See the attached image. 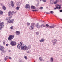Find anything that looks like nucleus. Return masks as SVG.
Here are the masks:
<instances>
[{"label":"nucleus","instance_id":"nucleus-29","mask_svg":"<svg viewBox=\"0 0 62 62\" xmlns=\"http://www.w3.org/2000/svg\"><path fill=\"white\" fill-rule=\"evenodd\" d=\"M58 6H56V8H54V9H58Z\"/></svg>","mask_w":62,"mask_h":62},{"label":"nucleus","instance_id":"nucleus-4","mask_svg":"<svg viewBox=\"0 0 62 62\" xmlns=\"http://www.w3.org/2000/svg\"><path fill=\"white\" fill-rule=\"evenodd\" d=\"M14 35H10L8 38V40L10 41L12 40L14 38Z\"/></svg>","mask_w":62,"mask_h":62},{"label":"nucleus","instance_id":"nucleus-40","mask_svg":"<svg viewBox=\"0 0 62 62\" xmlns=\"http://www.w3.org/2000/svg\"><path fill=\"white\" fill-rule=\"evenodd\" d=\"M46 14H50V13H49V12H46Z\"/></svg>","mask_w":62,"mask_h":62},{"label":"nucleus","instance_id":"nucleus-47","mask_svg":"<svg viewBox=\"0 0 62 62\" xmlns=\"http://www.w3.org/2000/svg\"><path fill=\"white\" fill-rule=\"evenodd\" d=\"M7 59H7V58H6L5 57V60H7Z\"/></svg>","mask_w":62,"mask_h":62},{"label":"nucleus","instance_id":"nucleus-57","mask_svg":"<svg viewBox=\"0 0 62 62\" xmlns=\"http://www.w3.org/2000/svg\"><path fill=\"white\" fill-rule=\"evenodd\" d=\"M61 20L62 21V19H61Z\"/></svg>","mask_w":62,"mask_h":62},{"label":"nucleus","instance_id":"nucleus-23","mask_svg":"<svg viewBox=\"0 0 62 62\" xmlns=\"http://www.w3.org/2000/svg\"><path fill=\"white\" fill-rule=\"evenodd\" d=\"M20 9V7H17L16 8V10H19Z\"/></svg>","mask_w":62,"mask_h":62},{"label":"nucleus","instance_id":"nucleus-9","mask_svg":"<svg viewBox=\"0 0 62 62\" xmlns=\"http://www.w3.org/2000/svg\"><path fill=\"white\" fill-rule=\"evenodd\" d=\"M14 13V12L13 11H12V12L9 11L8 13V15H9V16H12V15H13V13Z\"/></svg>","mask_w":62,"mask_h":62},{"label":"nucleus","instance_id":"nucleus-3","mask_svg":"<svg viewBox=\"0 0 62 62\" xmlns=\"http://www.w3.org/2000/svg\"><path fill=\"white\" fill-rule=\"evenodd\" d=\"M4 25V23L3 22L2 23L0 21V30H1L3 28Z\"/></svg>","mask_w":62,"mask_h":62},{"label":"nucleus","instance_id":"nucleus-24","mask_svg":"<svg viewBox=\"0 0 62 62\" xmlns=\"http://www.w3.org/2000/svg\"><path fill=\"white\" fill-rule=\"evenodd\" d=\"M61 6V4H56V6Z\"/></svg>","mask_w":62,"mask_h":62},{"label":"nucleus","instance_id":"nucleus-54","mask_svg":"<svg viewBox=\"0 0 62 62\" xmlns=\"http://www.w3.org/2000/svg\"><path fill=\"white\" fill-rule=\"evenodd\" d=\"M42 22H44V23H45V22H44V21H42Z\"/></svg>","mask_w":62,"mask_h":62},{"label":"nucleus","instance_id":"nucleus-2","mask_svg":"<svg viewBox=\"0 0 62 62\" xmlns=\"http://www.w3.org/2000/svg\"><path fill=\"white\" fill-rule=\"evenodd\" d=\"M31 25H32L30 26L29 29L30 30H33V29L34 28V27H35V26H36V25L35 23H32L31 24Z\"/></svg>","mask_w":62,"mask_h":62},{"label":"nucleus","instance_id":"nucleus-46","mask_svg":"<svg viewBox=\"0 0 62 62\" xmlns=\"http://www.w3.org/2000/svg\"><path fill=\"white\" fill-rule=\"evenodd\" d=\"M60 2L61 3H62V0H60Z\"/></svg>","mask_w":62,"mask_h":62},{"label":"nucleus","instance_id":"nucleus-17","mask_svg":"<svg viewBox=\"0 0 62 62\" xmlns=\"http://www.w3.org/2000/svg\"><path fill=\"white\" fill-rule=\"evenodd\" d=\"M16 33L17 35H19L20 34V31H16Z\"/></svg>","mask_w":62,"mask_h":62},{"label":"nucleus","instance_id":"nucleus-15","mask_svg":"<svg viewBox=\"0 0 62 62\" xmlns=\"http://www.w3.org/2000/svg\"><path fill=\"white\" fill-rule=\"evenodd\" d=\"M40 25L39 26V23H38L36 24V27L37 28H40Z\"/></svg>","mask_w":62,"mask_h":62},{"label":"nucleus","instance_id":"nucleus-36","mask_svg":"<svg viewBox=\"0 0 62 62\" xmlns=\"http://www.w3.org/2000/svg\"><path fill=\"white\" fill-rule=\"evenodd\" d=\"M3 44H4V45H5V42L3 41Z\"/></svg>","mask_w":62,"mask_h":62},{"label":"nucleus","instance_id":"nucleus-58","mask_svg":"<svg viewBox=\"0 0 62 62\" xmlns=\"http://www.w3.org/2000/svg\"><path fill=\"white\" fill-rule=\"evenodd\" d=\"M46 28H47V27H46Z\"/></svg>","mask_w":62,"mask_h":62},{"label":"nucleus","instance_id":"nucleus-33","mask_svg":"<svg viewBox=\"0 0 62 62\" xmlns=\"http://www.w3.org/2000/svg\"><path fill=\"white\" fill-rule=\"evenodd\" d=\"M56 1L58 3V2H59V0H56Z\"/></svg>","mask_w":62,"mask_h":62},{"label":"nucleus","instance_id":"nucleus-27","mask_svg":"<svg viewBox=\"0 0 62 62\" xmlns=\"http://www.w3.org/2000/svg\"><path fill=\"white\" fill-rule=\"evenodd\" d=\"M0 13L1 15H2V14H3V12H2V11H0Z\"/></svg>","mask_w":62,"mask_h":62},{"label":"nucleus","instance_id":"nucleus-14","mask_svg":"<svg viewBox=\"0 0 62 62\" xmlns=\"http://www.w3.org/2000/svg\"><path fill=\"white\" fill-rule=\"evenodd\" d=\"M40 28H43V27H45V25L44 24H42L41 25H40Z\"/></svg>","mask_w":62,"mask_h":62},{"label":"nucleus","instance_id":"nucleus-43","mask_svg":"<svg viewBox=\"0 0 62 62\" xmlns=\"http://www.w3.org/2000/svg\"><path fill=\"white\" fill-rule=\"evenodd\" d=\"M1 6H2V7H3V6H4V5H3V4H1Z\"/></svg>","mask_w":62,"mask_h":62},{"label":"nucleus","instance_id":"nucleus-34","mask_svg":"<svg viewBox=\"0 0 62 62\" xmlns=\"http://www.w3.org/2000/svg\"><path fill=\"white\" fill-rule=\"evenodd\" d=\"M10 28L11 29H13V26H12Z\"/></svg>","mask_w":62,"mask_h":62},{"label":"nucleus","instance_id":"nucleus-19","mask_svg":"<svg viewBox=\"0 0 62 62\" xmlns=\"http://www.w3.org/2000/svg\"><path fill=\"white\" fill-rule=\"evenodd\" d=\"M53 61H54V59H53V58L51 57L50 58V61L51 62H52Z\"/></svg>","mask_w":62,"mask_h":62},{"label":"nucleus","instance_id":"nucleus-59","mask_svg":"<svg viewBox=\"0 0 62 62\" xmlns=\"http://www.w3.org/2000/svg\"><path fill=\"white\" fill-rule=\"evenodd\" d=\"M61 28H62V27H61Z\"/></svg>","mask_w":62,"mask_h":62},{"label":"nucleus","instance_id":"nucleus-28","mask_svg":"<svg viewBox=\"0 0 62 62\" xmlns=\"http://www.w3.org/2000/svg\"><path fill=\"white\" fill-rule=\"evenodd\" d=\"M45 26H46V27H49V25L48 24H46L45 25Z\"/></svg>","mask_w":62,"mask_h":62},{"label":"nucleus","instance_id":"nucleus-53","mask_svg":"<svg viewBox=\"0 0 62 62\" xmlns=\"http://www.w3.org/2000/svg\"><path fill=\"white\" fill-rule=\"evenodd\" d=\"M32 11H35V10H32Z\"/></svg>","mask_w":62,"mask_h":62},{"label":"nucleus","instance_id":"nucleus-49","mask_svg":"<svg viewBox=\"0 0 62 62\" xmlns=\"http://www.w3.org/2000/svg\"><path fill=\"white\" fill-rule=\"evenodd\" d=\"M9 59H11V57H10L9 58Z\"/></svg>","mask_w":62,"mask_h":62},{"label":"nucleus","instance_id":"nucleus-5","mask_svg":"<svg viewBox=\"0 0 62 62\" xmlns=\"http://www.w3.org/2000/svg\"><path fill=\"white\" fill-rule=\"evenodd\" d=\"M4 47L3 46H0V50L3 53H6V51H4Z\"/></svg>","mask_w":62,"mask_h":62},{"label":"nucleus","instance_id":"nucleus-25","mask_svg":"<svg viewBox=\"0 0 62 62\" xmlns=\"http://www.w3.org/2000/svg\"><path fill=\"white\" fill-rule=\"evenodd\" d=\"M27 26H29L30 25V23H27Z\"/></svg>","mask_w":62,"mask_h":62},{"label":"nucleus","instance_id":"nucleus-18","mask_svg":"<svg viewBox=\"0 0 62 62\" xmlns=\"http://www.w3.org/2000/svg\"><path fill=\"white\" fill-rule=\"evenodd\" d=\"M40 42H43L44 41V39L42 38L41 40L40 41Z\"/></svg>","mask_w":62,"mask_h":62},{"label":"nucleus","instance_id":"nucleus-35","mask_svg":"<svg viewBox=\"0 0 62 62\" xmlns=\"http://www.w3.org/2000/svg\"><path fill=\"white\" fill-rule=\"evenodd\" d=\"M36 34L37 35H39V32H37L36 33Z\"/></svg>","mask_w":62,"mask_h":62},{"label":"nucleus","instance_id":"nucleus-50","mask_svg":"<svg viewBox=\"0 0 62 62\" xmlns=\"http://www.w3.org/2000/svg\"><path fill=\"white\" fill-rule=\"evenodd\" d=\"M29 52H30L29 51H28L27 52V53H29Z\"/></svg>","mask_w":62,"mask_h":62},{"label":"nucleus","instance_id":"nucleus-39","mask_svg":"<svg viewBox=\"0 0 62 62\" xmlns=\"http://www.w3.org/2000/svg\"><path fill=\"white\" fill-rule=\"evenodd\" d=\"M57 3L56 1L55 2H54V4H57Z\"/></svg>","mask_w":62,"mask_h":62},{"label":"nucleus","instance_id":"nucleus-51","mask_svg":"<svg viewBox=\"0 0 62 62\" xmlns=\"http://www.w3.org/2000/svg\"><path fill=\"white\" fill-rule=\"evenodd\" d=\"M50 1H53V2L54 1V0H50Z\"/></svg>","mask_w":62,"mask_h":62},{"label":"nucleus","instance_id":"nucleus-42","mask_svg":"<svg viewBox=\"0 0 62 62\" xmlns=\"http://www.w3.org/2000/svg\"><path fill=\"white\" fill-rule=\"evenodd\" d=\"M39 5V4L38 3H37L36 5V6H38Z\"/></svg>","mask_w":62,"mask_h":62},{"label":"nucleus","instance_id":"nucleus-38","mask_svg":"<svg viewBox=\"0 0 62 62\" xmlns=\"http://www.w3.org/2000/svg\"><path fill=\"white\" fill-rule=\"evenodd\" d=\"M24 58L26 59H27V57L26 56H25Z\"/></svg>","mask_w":62,"mask_h":62},{"label":"nucleus","instance_id":"nucleus-26","mask_svg":"<svg viewBox=\"0 0 62 62\" xmlns=\"http://www.w3.org/2000/svg\"><path fill=\"white\" fill-rule=\"evenodd\" d=\"M50 3L51 4H53V3H54V1H52L51 0H50Z\"/></svg>","mask_w":62,"mask_h":62},{"label":"nucleus","instance_id":"nucleus-55","mask_svg":"<svg viewBox=\"0 0 62 62\" xmlns=\"http://www.w3.org/2000/svg\"><path fill=\"white\" fill-rule=\"evenodd\" d=\"M46 62H49L48 61H47Z\"/></svg>","mask_w":62,"mask_h":62},{"label":"nucleus","instance_id":"nucleus-52","mask_svg":"<svg viewBox=\"0 0 62 62\" xmlns=\"http://www.w3.org/2000/svg\"><path fill=\"white\" fill-rule=\"evenodd\" d=\"M35 11H38V10H35Z\"/></svg>","mask_w":62,"mask_h":62},{"label":"nucleus","instance_id":"nucleus-1","mask_svg":"<svg viewBox=\"0 0 62 62\" xmlns=\"http://www.w3.org/2000/svg\"><path fill=\"white\" fill-rule=\"evenodd\" d=\"M23 42H20L17 45L18 48L20 49L21 48L22 50H28V49H30L31 47V45L27 47L26 46H25L23 45Z\"/></svg>","mask_w":62,"mask_h":62},{"label":"nucleus","instance_id":"nucleus-56","mask_svg":"<svg viewBox=\"0 0 62 62\" xmlns=\"http://www.w3.org/2000/svg\"><path fill=\"white\" fill-rule=\"evenodd\" d=\"M40 1H42V0H40Z\"/></svg>","mask_w":62,"mask_h":62},{"label":"nucleus","instance_id":"nucleus-32","mask_svg":"<svg viewBox=\"0 0 62 62\" xmlns=\"http://www.w3.org/2000/svg\"><path fill=\"white\" fill-rule=\"evenodd\" d=\"M50 13H51V14H53L54 13V12L53 11H50Z\"/></svg>","mask_w":62,"mask_h":62},{"label":"nucleus","instance_id":"nucleus-48","mask_svg":"<svg viewBox=\"0 0 62 62\" xmlns=\"http://www.w3.org/2000/svg\"><path fill=\"white\" fill-rule=\"evenodd\" d=\"M16 12H14V14H15V13H16Z\"/></svg>","mask_w":62,"mask_h":62},{"label":"nucleus","instance_id":"nucleus-44","mask_svg":"<svg viewBox=\"0 0 62 62\" xmlns=\"http://www.w3.org/2000/svg\"><path fill=\"white\" fill-rule=\"evenodd\" d=\"M60 12H62V10H60Z\"/></svg>","mask_w":62,"mask_h":62},{"label":"nucleus","instance_id":"nucleus-12","mask_svg":"<svg viewBox=\"0 0 62 62\" xmlns=\"http://www.w3.org/2000/svg\"><path fill=\"white\" fill-rule=\"evenodd\" d=\"M25 8L27 9V8H29V9H30V6L28 5V4H27L26 5Z\"/></svg>","mask_w":62,"mask_h":62},{"label":"nucleus","instance_id":"nucleus-21","mask_svg":"<svg viewBox=\"0 0 62 62\" xmlns=\"http://www.w3.org/2000/svg\"><path fill=\"white\" fill-rule=\"evenodd\" d=\"M16 4L17 6H20L21 4V3L20 2H18L16 3Z\"/></svg>","mask_w":62,"mask_h":62},{"label":"nucleus","instance_id":"nucleus-20","mask_svg":"<svg viewBox=\"0 0 62 62\" xmlns=\"http://www.w3.org/2000/svg\"><path fill=\"white\" fill-rule=\"evenodd\" d=\"M41 58V57H40L39 58V59L40 61H44V60H43Z\"/></svg>","mask_w":62,"mask_h":62},{"label":"nucleus","instance_id":"nucleus-7","mask_svg":"<svg viewBox=\"0 0 62 62\" xmlns=\"http://www.w3.org/2000/svg\"><path fill=\"white\" fill-rule=\"evenodd\" d=\"M56 41H57V40L55 39L53 40L52 41V42L53 45H55V44L56 43Z\"/></svg>","mask_w":62,"mask_h":62},{"label":"nucleus","instance_id":"nucleus-8","mask_svg":"<svg viewBox=\"0 0 62 62\" xmlns=\"http://www.w3.org/2000/svg\"><path fill=\"white\" fill-rule=\"evenodd\" d=\"M14 19H12L8 21V23H13V21H14Z\"/></svg>","mask_w":62,"mask_h":62},{"label":"nucleus","instance_id":"nucleus-11","mask_svg":"<svg viewBox=\"0 0 62 62\" xmlns=\"http://www.w3.org/2000/svg\"><path fill=\"white\" fill-rule=\"evenodd\" d=\"M56 25L54 24H53L51 26H49V27L50 28H54V27H55Z\"/></svg>","mask_w":62,"mask_h":62},{"label":"nucleus","instance_id":"nucleus-41","mask_svg":"<svg viewBox=\"0 0 62 62\" xmlns=\"http://www.w3.org/2000/svg\"><path fill=\"white\" fill-rule=\"evenodd\" d=\"M7 58V59H8V56H7L5 57Z\"/></svg>","mask_w":62,"mask_h":62},{"label":"nucleus","instance_id":"nucleus-37","mask_svg":"<svg viewBox=\"0 0 62 62\" xmlns=\"http://www.w3.org/2000/svg\"><path fill=\"white\" fill-rule=\"evenodd\" d=\"M42 1L43 2H46V0H42Z\"/></svg>","mask_w":62,"mask_h":62},{"label":"nucleus","instance_id":"nucleus-30","mask_svg":"<svg viewBox=\"0 0 62 62\" xmlns=\"http://www.w3.org/2000/svg\"><path fill=\"white\" fill-rule=\"evenodd\" d=\"M43 9V7H41L40 8V9Z\"/></svg>","mask_w":62,"mask_h":62},{"label":"nucleus","instance_id":"nucleus-31","mask_svg":"<svg viewBox=\"0 0 62 62\" xmlns=\"http://www.w3.org/2000/svg\"><path fill=\"white\" fill-rule=\"evenodd\" d=\"M61 8V6H59L58 7V8L59 9H60V8Z\"/></svg>","mask_w":62,"mask_h":62},{"label":"nucleus","instance_id":"nucleus-13","mask_svg":"<svg viewBox=\"0 0 62 62\" xmlns=\"http://www.w3.org/2000/svg\"><path fill=\"white\" fill-rule=\"evenodd\" d=\"M12 18V16H10L9 17H7L6 18V20H11V19Z\"/></svg>","mask_w":62,"mask_h":62},{"label":"nucleus","instance_id":"nucleus-22","mask_svg":"<svg viewBox=\"0 0 62 62\" xmlns=\"http://www.w3.org/2000/svg\"><path fill=\"white\" fill-rule=\"evenodd\" d=\"M2 8L3 9H4V10H6V8L5 7V6H3Z\"/></svg>","mask_w":62,"mask_h":62},{"label":"nucleus","instance_id":"nucleus-6","mask_svg":"<svg viewBox=\"0 0 62 62\" xmlns=\"http://www.w3.org/2000/svg\"><path fill=\"white\" fill-rule=\"evenodd\" d=\"M10 44L12 45V46H14L15 45H16V42L12 41L11 42Z\"/></svg>","mask_w":62,"mask_h":62},{"label":"nucleus","instance_id":"nucleus-10","mask_svg":"<svg viewBox=\"0 0 62 62\" xmlns=\"http://www.w3.org/2000/svg\"><path fill=\"white\" fill-rule=\"evenodd\" d=\"M11 5L12 7L14 8V2H13L12 1L11 2Z\"/></svg>","mask_w":62,"mask_h":62},{"label":"nucleus","instance_id":"nucleus-45","mask_svg":"<svg viewBox=\"0 0 62 62\" xmlns=\"http://www.w3.org/2000/svg\"><path fill=\"white\" fill-rule=\"evenodd\" d=\"M6 46H8V44H6Z\"/></svg>","mask_w":62,"mask_h":62},{"label":"nucleus","instance_id":"nucleus-60","mask_svg":"<svg viewBox=\"0 0 62 62\" xmlns=\"http://www.w3.org/2000/svg\"><path fill=\"white\" fill-rule=\"evenodd\" d=\"M1 1V0H0V1Z\"/></svg>","mask_w":62,"mask_h":62},{"label":"nucleus","instance_id":"nucleus-16","mask_svg":"<svg viewBox=\"0 0 62 62\" xmlns=\"http://www.w3.org/2000/svg\"><path fill=\"white\" fill-rule=\"evenodd\" d=\"M31 9H34L36 8V7H35V6H31Z\"/></svg>","mask_w":62,"mask_h":62}]
</instances>
